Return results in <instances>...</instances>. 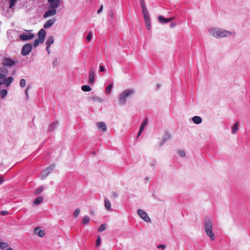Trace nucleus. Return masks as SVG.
<instances>
[{"label": "nucleus", "mask_w": 250, "mask_h": 250, "mask_svg": "<svg viewBox=\"0 0 250 250\" xmlns=\"http://www.w3.org/2000/svg\"><path fill=\"white\" fill-rule=\"evenodd\" d=\"M209 34L215 38H223L231 37L234 33L217 27H212L208 29Z\"/></svg>", "instance_id": "f257e3e1"}, {"label": "nucleus", "mask_w": 250, "mask_h": 250, "mask_svg": "<svg viewBox=\"0 0 250 250\" xmlns=\"http://www.w3.org/2000/svg\"><path fill=\"white\" fill-rule=\"evenodd\" d=\"M135 92L133 88H127L123 91L118 96V100L120 104L125 105L127 99L131 97Z\"/></svg>", "instance_id": "f03ea898"}, {"label": "nucleus", "mask_w": 250, "mask_h": 250, "mask_svg": "<svg viewBox=\"0 0 250 250\" xmlns=\"http://www.w3.org/2000/svg\"><path fill=\"white\" fill-rule=\"evenodd\" d=\"M213 222L209 219H206L204 221V228L208 236L213 241L215 239V236L212 231Z\"/></svg>", "instance_id": "7ed1b4c3"}, {"label": "nucleus", "mask_w": 250, "mask_h": 250, "mask_svg": "<svg viewBox=\"0 0 250 250\" xmlns=\"http://www.w3.org/2000/svg\"><path fill=\"white\" fill-rule=\"evenodd\" d=\"M26 33H23L20 35V39L21 41H28L31 40L34 37L33 34L29 33V32L32 31V30H26Z\"/></svg>", "instance_id": "20e7f679"}, {"label": "nucleus", "mask_w": 250, "mask_h": 250, "mask_svg": "<svg viewBox=\"0 0 250 250\" xmlns=\"http://www.w3.org/2000/svg\"><path fill=\"white\" fill-rule=\"evenodd\" d=\"M95 72L94 68H91L88 75V83L90 85H93L95 83Z\"/></svg>", "instance_id": "39448f33"}, {"label": "nucleus", "mask_w": 250, "mask_h": 250, "mask_svg": "<svg viewBox=\"0 0 250 250\" xmlns=\"http://www.w3.org/2000/svg\"><path fill=\"white\" fill-rule=\"evenodd\" d=\"M32 46L30 43H27L24 45L22 48L21 54L23 56L28 55L32 51Z\"/></svg>", "instance_id": "423d86ee"}, {"label": "nucleus", "mask_w": 250, "mask_h": 250, "mask_svg": "<svg viewBox=\"0 0 250 250\" xmlns=\"http://www.w3.org/2000/svg\"><path fill=\"white\" fill-rule=\"evenodd\" d=\"M138 215L143 219L146 222H150V219L148 216L147 214L142 209H139L138 210Z\"/></svg>", "instance_id": "0eeeda50"}, {"label": "nucleus", "mask_w": 250, "mask_h": 250, "mask_svg": "<svg viewBox=\"0 0 250 250\" xmlns=\"http://www.w3.org/2000/svg\"><path fill=\"white\" fill-rule=\"evenodd\" d=\"M57 8L50 7V9L44 13L43 17L44 18H47L55 15L57 13Z\"/></svg>", "instance_id": "6e6552de"}, {"label": "nucleus", "mask_w": 250, "mask_h": 250, "mask_svg": "<svg viewBox=\"0 0 250 250\" xmlns=\"http://www.w3.org/2000/svg\"><path fill=\"white\" fill-rule=\"evenodd\" d=\"M16 62L17 61H16L13 60L8 58H5L3 59L2 63L5 66L11 67L15 65Z\"/></svg>", "instance_id": "1a4fd4ad"}, {"label": "nucleus", "mask_w": 250, "mask_h": 250, "mask_svg": "<svg viewBox=\"0 0 250 250\" xmlns=\"http://www.w3.org/2000/svg\"><path fill=\"white\" fill-rule=\"evenodd\" d=\"M49 7L58 8L61 4V0H47Z\"/></svg>", "instance_id": "9d476101"}, {"label": "nucleus", "mask_w": 250, "mask_h": 250, "mask_svg": "<svg viewBox=\"0 0 250 250\" xmlns=\"http://www.w3.org/2000/svg\"><path fill=\"white\" fill-rule=\"evenodd\" d=\"M54 167V165H51L48 167L45 170H43L41 173V178L43 179L46 177L50 171L53 169Z\"/></svg>", "instance_id": "9b49d317"}, {"label": "nucleus", "mask_w": 250, "mask_h": 250, "mask_svg": "<svg viewBox=\"0 0 250 250\" xmlns=\"http://www.w3.org/2000/svg\"><path fill=\"white\" fill-rule=\"evenodd\" d=\"M174 19V17L167 19V18H164L162 16H159L158 18V20L159 22H160L162 24H164V23H167L168 22L171 21Z\"/></svg>", "instance_id": "f8f14e48"}, {"label": "nucleus", "mask_w": 250, "mask_h": 250, "mask_svg": "<svg viewBox=\"0 0 250 250\" xmlns=\"http://www.w3.org/2000/svg\"><path fill=\"white\" fill-rule=\"evenodd\" d=\"M144 19L145 21V24L147 30H149L151 29V24L149 19V14L144 15Z\"/></svg>", "instance_id": "ddd939ff"}, {"label": "nucleus", "mask_w": 250, "mask_h": 250, "mask_svg": "<svg viewBox=\"0 0 250 250\" xmlns=\"http://www.w3.org/2000/svg\"><path fill=\"white\" fill-rule=\"evenodd\" d=\"M34 232L35 234H38L39 236L42 237L45 235V231L42 230L40 227H36L34 229Z\"/></svg>", "instance_id": "4468645a"}, {"label": "nucleus", "mask_w": 250, "mask_h": 250, "mask_svg": "<svg viewBox=\"0 0 250 250\" xmlns=\"http://www.w3.org/2000/svg\"><path fill=\"white\" fill-rule=\"evenodd\" d=\"M140 4L142 8V12L143 16L149 14L145 1L144 0H140Z\"/></svg>", "instance_id": "2eb2a0df"}, {"label": "nucleus", "mask_w": 250, "mask_h": 250, "mask_svg": "<svg viewBox=\"0 0 250 250\" xmlns=\"http://www.w3.org/2000/svg\"><path fill=\"white\" fill-rule=\"evenodd\" d=\"M104 205L106 210L111 211V204L109 199L107 198L104 199Z\"/></svg>", "instance_id": "dca6fc26"}, {"label": "nucleus", "mask_w": 250, "mask_h": 250, "mask_svg": "<svg viewBox=\"0 0 250 250\" xmlns=\"http://www.w3.org/2000/svg\"><path fill=\"white\" fill-rule=\"evenodd\" d=\"M55 21L56 20L55 19H52L48 20L44 24V25H43L44 28L47 29V28L51 27L55 23Z\"/></svg>", "instance_id": "f3484780"}, {"label": "nucleus", "mask_w": 250, "mask_h": 250, "mask_svg": "<svg viewBox=\"0 0 250 250\" xmlns=\"http://www.w3.org/2000/svg\"><path fill=\"white\" fill-rule=\"evenodd\" d=\"M38 38L44 40V39L46 35V31L44 29H41L38 34Z\"/></svg>", "instance_id": "a211bd4d"}, {"label": "nucleus", "mask_w": 250, "mask_h": 250, "mask_svg": "<svg viewBox=\"0 0 250 250\" xmlns=\"http://www.w3.org/2000/svg\"><path fill=\"white\" fill-rule=\"evenodd\" d=\"M97 125L99 128L101 129L103 131H105L107 129V126L104 122H99L97 124Z\"/></svg>", "instance_id": "6ab92c4d"}, {"label": "nucleus", "mask_w": 250, "mask_h": 250, "mask_svg": "<svg viewBox=\"0 0 250 250\" xmlns=\"http://www.w3.org/2000/svg\"><path fill=\"white\" fill-rule=\"evenodd\" d=\"M192 121L195 124H200L202 122V119L201 117L198 116H195L192 117Z\"/></svg>", "instance_id": "aec40b11"}, {"label": "nucleus", "mask_w": 250, "mask_h": 250, "mask_svg": "<svg viewBox=\"0 0 250 250\" xmlns=\"http://www.w3.org/2000/svg\"><path fill=\"white\" fill-rule=\"evenodd\" d=\"M54 39L53 36H49L46 42V45L50 46L52 44L54 43Z\"/></svg>", "instance_id": "412c9836"}, {"label": "nucleus", "mask_w": 250, "mask_h": 250, "mask_svg": "<svg viewBox=\"0 0 250 250\" xmlns=\"http://www.w3.org/2000/svg\"><path fill=\"white\" fill-rule=\"evenodd\" d=\"M238 125H239L238 122H236L233 125V126L232 128V132L233 134L235 133L237 131L238 128Z\"/></svg>", "instance_id": "4be33fe9"}, {"label": "nucleus", "mask_w": 250, "mask_h": 250, "mask_svg": "<svg viewBox=\"0 0 250 250\" xmlns=\"http://www.w3.org/2000/svg\"><path fill=\"white\" fill-rule=\"evenodd\" d=\"M82 90L84 92H89L91 90V88L90 86L87 85H84L82 86Z\"/></svg>", "instance_id": "5701e85b"}, {"label": "nucleus", "mask_w": 250, "mask_h": 250, "mask_svg": "<svg viewBox=\"0 0 250 250\" xmlns=\"http://www.w3.org/2000/svg\"><path fill=\"white\" fill-rule=\"evenodd\" d=\"M6 81V76L5 75L0 74V85L3 84Z\"/></svg>", "instance_id": "b1692460"}, {"label": "nucleus", "mask_w": 250, "mask_h": 250, "mask_svg": "<svg viewBox=\"0 0 250 250\" xmlns=\"http://www.w3.org/2000/svg\"><path fill=\"white\" fill-rule=\"evenodd\" d=\"M112 87H113L112 84H108L106 86V87L105 88V93L106 94H109L110 93V92L111 91V89L112 88Z\"/></svg>", "instance_id": "393cba45"}, {"label": "nucleus", "mask_w": 250, "mask_h": 250, "mask_svg": "<svg viewBox=\"0 0 250 250\" xmlns=\"http://www.w3.org/2000/svg\"><path fill=\"white\" fill-rule=\"evenodd\" d=\"M13 80V78L12 77H9L7 79L6 78V81L4 83H5V85L6 86H9L11 83L12 82Z\"/></svg>", "instance_id": "a878e982"}, {"label": "nucleus", "mask_w": 250, "mask_h": 250, "mask_svg": "<svg viewBox=\"0 0 250 250\" xmlns=\"http://www.w3.org/2000/svg\"><path fill=\"white\" fill-rule=\"evenodd\" d=\"M43 201V198L41 196L37 197L34 201L35 205H38Z\"/></svg>", "instance_id": "bb28decb"}, {"label": "nucleus", "mask_w": 250, "mask_h": 250, "mask_svg": "<svg viewBox=\"0 0 250 250\" xmlns=\"http://www.w3.org/2000/svg\"><path fill=\"white\" fill-rule=\"evenodd\" d=\"M7 95V91L5 89H2L0 91V96L1 98H4Z\"/></svg>", "instance_id": "cd10ccee"}, {"label": "nucleus", "mask_w": 250, "mask_h": 250, "mask_svg": "<svg viewBox=\"0 0 250 250\" xmlns=\"http://www.w3.org/2000/svg\"><path fill=\"white\" fill-rule=\"evenodd\" d=\"M59 125V123L58 122L53 123L51 124L49 126V130H52L56 128Z\"/></svg>", "instance_id": "c85d7f7f"}, {"label": "nucleus", "mask_w": 250, "mask_h": 250, "mask_svg": "<svg viewBox=\"0 0 250 250\" xmlns=\"http://www.w3.org/2000/svg\"><path fill=\"white\" fill-rule=\"evenodd\" d=\"M89 221L90 218L88 216H85L82 220V223L84 225L87 224Z\"/></svg>", "instance_id": "c756f323"}, {"label": "nucleus", "mask_w": 250, "mask_h": 250, "mask_svg": "<svg viewBox=\"0 0 250 250\" xmlns=\"http://www.w3.org/2000/svg\"><path fill=\"white\" fill-rule=\"evenodd\" d=\"M43 42V40L38 38L34 41L33 45L34 47H37L40 43H42Z\"/></svg>", "instance_id": "7c9ffc66"}, {"label": "nucleus", "mask_w": 250, "mask_h": 250, "mask_svg": "<svg viewBox=\"0 0 250 250\" xmlns=\"http://www.w3.org/2000/svg\"><path fill=\"white\" fill-rule=\"evenodd\" d=\"M147 123H148L147 120H146V119L144 121V122L143 123L142 125H141V126L140 127V130H141L142 131H143V130L144 129V128H145V127L147 125Z\"/></svg>", "instance_id": "2f4dec72"}, {"label": "nucleus", "mask_w": 250, "mask_h": 250, "mask_svg": "<svg viewBox=\"0 0 250 250\" xmlns=\"http://www.w3.org/2000/svg\"><path fill=\"white\" fill-rule=\"evenodd\" d=\"M93 34L92 32L90 31L88 33L86 38V40L87 42H90L92 38Z\"/></svg>", "instance_id": "473e14b6"}, {"label": "nucleus", "mask_w": 250, "mask_h": 250, "mask_svg": "<svg viewBox=\"0 0 250 250\" xmlns=\"http://www.w3.org/2000/svg\"><path fill=\"white\" fill-rule=\"evenodd\" d=\"M80 213V209L79 208H76L73 213L74 217L75 218L78 217Z\"/></svg>", "instance_id": "72a5a7b5"}, {"label": "nucleus", "mask_w": 250, "mask_h": 250, "mask_svg": "<svg viewBox=\"0 0 250 250\" xmlns=\"http://www.w3.org/2000/svg\"><path fill=\"white\" fill-rule=\"evenodd\" d=\"M178 153L181 157H185L186 156V152L183 150H179Z\"/></svg>", "instance_id": "f704fd0d"}, {"label": "nucleus", "mask_w": 250, "mask_h": 250, "mask_svg": "<svg viewBox=\"0 0 250 250\" xmlns=\"http://www.w3.org/2000/svg\"><path fill=\"white\" fill-rule=\"evenodd\" d=\"M106 228V225L105 224H102L101 225L99 228V231H103Z\"/></svg>", "instance_id": "c9c22d12"}, {"label": "nucleus", "mask_w": 250, "mask_h": 250, "mask_svg": "<svg viewBox=\"0 0 250 250\" xmlns=\"http://www.w3.org/2000/svg\"><path fill=\"white\" fill-rule=\"evenodd\" d=\"M26 83V82L25 80L24 79H22L21 80L20 84V86L21 87H24L25 86Z\"/></svg>", "instance_id": "e433bc0d"}, {"label": "nucleus", "mask_w": 250, "mask_h": 250, "mask_svg": "<svg viewBox=\"0 0 250 250\" xmlns=\"http://www.w3.org/2000/svg\"><path fill=\"white\" fill-rule=\"evenodd\" d=\"M8 247V244L5 242H0V247L2 249H4Z\"/></svg>", "instance_id": "4c0bfd02"}, {"label": "nucleus", "mask_w": 250, "mask_h": 250, "mask_svg": "<svg viewBox=\"0 0 250 250\" xmlns=\"http://www.w3.org/2000/svg\"><path fill=\"white\" fill-rule=\"evenodd\" d=\"M17 0H10V8H12L16 4Z\"/></svg>", "instance_id": "58836bf2"}, {"label": "nucleus", "mask_w": 250, "mask_h": 250, "mask_svg": "<svg viewBox=\"0 0 250 250\" xmlns=\"http://www.w3.org/2000/svg\"><path fill=\"white\" fill-rule=\"evenodd\" d=\"M101 237L100 236H98L96 240V245L98 247L100 245L101 243Z\"/></svg>", "instance_id": "ea45409f"}, {"label": "nucleus", "mask_w": 250, "mask_h": 250, "mask_svg": "<svg viewBox=\"0 0 250 250\" xmlns=\"http://www.w3.org/2000/svg\"><path fill=\"white\" fill-rule=\"evenodd\" d=\"M43 189V187H40L39 188H38L36 191V193L37 194H39L41 192H42V190Z\"/></svg>", "instance_id": "a19ab883"}, {"label": "nucleus", "mask_w": 250, "mask_h": 250, "mask_svg": "<svg viewBox=\"0 0 250 250\" xmlns=\"http://www.w3.org/2000/svg\"><path fill=\"white\" fill-rule=\"evenodd\" d=\"M28 91H29V88H27L24 91V93L27 97V99L28 98V96H28Z\"/></svg>", "instance_id": "79ce46f5"}, {"label": "nucleus", "mask_w": 250, "mask_h": 250, "mask_svg": "<svg viewBox=\"0 0 250 250\" xmlns=\"http://www.w3.org/2000/svg\"><path fill=\"white\" fill-rule=\"evenodd\" d=\"M103 5H101L100 9L97 11V13L100 14L103 10Z\"/></svg>", "instance_id": "37998d69"}, {"label": "nucleus", "mask_w": 250, "mask_h": 250, "mask_svg": "<svg viewBox=\"0 0 250 250\" xmlns=\"http://www.w3.org/2000/svg\"><path fill=\"white\" fill-rule=\"evenodd\" d=\"M158 249L161 248L162 249H164L166 248V246L165 245H160L157 246Z\"/></svg>", "instance_id": "c03bdc74"}, {"label": "nucleus", "mask_w": 250, "mask_h": 250, "mask_svg": "<svg viewBox=\"0 0 250 250\" xmlns=\"http://www.w3.org/2000/svg\"><path fill=\"white\" fill-rule=\"evenodd\" d=\"M109 14L111 18H113L114 16V12L112 10L109 12Z\"/></svg>", "instance_id": "a18cd8bd"}, {"label": "nucleus", "mask_w": 250, "mask_h": 250, "mask_svg": "<svg viewBox=\"0 0 250 250\" xmlns=\"http://www.w3.org/2000/svg\"><path fill=\"white\" fill-rule=\"evenodd\" d=\"M99 69L101 72H104L105 70L104 68L103 65H100Z\"/></svg>", "instance_id": "49530a36"}, {"label": "nucleus", "mask_w": 250, "mask_h": 250, "mask_svg": "<svg viewBox=\"0 0 250 250\" xmlns=\"http://www.w3.org/2000/svg\"><path fill=\"white\" fill-rule=\"evenodd\" d=\"M176 25V23L174 22H172L170 23V26L171 28H173Z\"/></svg>", "instance_id": "de8ad7c7"}, {"label": "nucleus", "mask_w": 250, "mask_h": 250, "mask_svg": "<svg viewBox=\"0 0 250 250\" xmlns=\"http://www.w3.org/2000/svg\"><path fill=\"white\" fill-rule=\"evenodd\" d=\"M50 46L46 45V49L48 53V54H50Z\"/></svg>", "instance_id": "09e8293b"}, {"label": "nucleus", "mask_w": 250, "mask_h": 250, "mask_svg": "<svg viewBox=\"0 0 250 250\" xmlns=\"http://www.w3.org/2000/svg\"><path fill=\"white\" fill-rule=\"evenodd\" d=\"M7 213V211H2L1 212V214L3 215H6Z\"/></svg>", "instance_id": "8fccbe9b"}, {"label": "nucleus", "mask_w": 250, "mask_h": 250, "mask_svg": "<svg viewBox=\"0 0 250 250\" xmlns=\"http://www.w3.org/2000/svg\"><path fill=\"white\" fill-rule=\"evenodd\" d=\"M143 131L141 130H139V131L138 133V135H137V138H138L141 134V133H142Z\"/></svg>", "instance_id": "3c124183"}, {"label": "nucleus", "mask_w": 250, "mask_h": 250, "mask_svg": "<svg viewBox=\"0 0 250 250\" xmlns=\"http://www.w3.org/2000/svg\"><path fill=\"white\" fill-rule=\"evenodd\" d=\"M4 180L2 178L0 177V185L3 183Z\"/></svg>", "instance_id": "603ef678"}, {"label": "nucleus", "mask_w": 250, "mask_h": 250, "mask_svg": "<svg viewBox=\"0 0 250 250\" xmlns=\"http://www.w3.org/2000/svg\"><path fill=\"white\" fill-rule=\"evenodd\" d=\"M112 195H113V196L114 197H117V196H118V194H117L116 193H115V192H113V193H112Z\"/></svg>", "instance_id": "864d4df0"}, {"label": "nucleus", "mask_w": 250, "mask_h": 250, "mask_svg": "<svg viewBox=\"0 0 250 250\" xmlns=\"http://www.w3.org/2000/svg\"><path fill=\"white\" fill-rule=\"evenodd\" d=\"M1 71L3 72V70H2V68H1Z\"/></svg>", "instance_id": "5fc2aeb1"}, {"label": "nucleus", "mask_w": 250, "mask_h": 250, "mask_svg": "<svg viewBox=\"0 0 250 250\" xmlns=\"http://www.w3.org/2000/svg\"><path fill=\"white\" fill-rule=\"evenodd\" d=\"M92 0H90V1H91Z\"/></svg>", "instance_id": "6e6d98bb"}]
</instances>
